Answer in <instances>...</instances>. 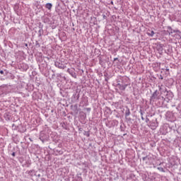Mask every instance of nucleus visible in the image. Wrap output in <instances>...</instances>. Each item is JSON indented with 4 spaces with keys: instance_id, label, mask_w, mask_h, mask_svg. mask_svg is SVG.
<instances>
[{
    "instance_id": "9",
    "label": "nucleus",
    "mask_w": 181,
    "mask_h": 181,
    "mask_svg": "<svg viewBox=\"0 0 181 181\" xmlns=\"http://www.w3.org/2000/svg\"><path fill=\"white\" fill-rule=\"evenodd\" d=\"M125 110V118L127 119V121H131V117H128L131 115V110H129V107L127 106Z\"/></svg>"
},
{
    "instance_id": "44",
    "label": "nucleus",
    "mask_w": 181,
    "mask_h": 181,
    "mask_svg": "<svg viewBox=\"0 0 181 181\" xmlns=\"http://www.w3.org/2000/svg\"><path fill=\"white\" fill-rule=\"evenodd\" d=\"M74 108H75V110H77V105H75L74 106Z\"/></svg>"
},
{
    "instance_id": "52",
    "label": "nucleus",
    "mask_w": 181,
    "mask_h": 181,
    "mask_svg": "<svg viewBox=\"0 0 181 181\" xmlns=\"http://www.w3.org/2000/svg\"><path fill=\"white\" fill-rule=\"evenodd\" d=\"M125 135H127V134H123V136H125Z\"/></svg>"
},
{
    "instance_id": "13",
    "label": "nucleus",
    "mask_w": 181,
    "mask_h": 181,
    "mask_svg": "<svg viewBox=\"0 0 181 181\" xmlns=\"http://www.w3.org/2000/svg\"><path fill=\"white\" fill-rule=\"evenodd\" d=\"M26 173H28V175H29V176H31L32 177H33V176H36L37 175V172L35 171V170H28Z\"/></svg>"
},
{
    "instance_id": "31",
    "label": "nucleus",
    "mask_w": 181,
    "mask_h": 181,
    "mask_svg": "<svg viewBox=\"0 0 181 181\" xmlns=\"http://www.w3.org/2000/svg\"><path fill=\"white\" fill-rule=\"evenodd\" d=\"M158 50H159V52H162V50H163V48L162 47V45H160L158 47Z\"/></svg>"
},
{
    "instance_id": "3",
    "label": "nucleus",
    "mask_w": 181,
    "mask_h": 181,
    "mask_svg": "<svg viewBox=\"0 0 181 181\" xmlns=\"http://www.w3.org/2000/svg\"><path fill=\"white\" fill-rule=\"evenodd\" d=\"M9 87L8 85H2L0 86V98H5L8 100V98H11V90H9Z\"/></svg>"
},
{
    "instance_id": "39",
    "label": "nucleus",
    "mask_w": 181,
    "mask_h": 181,
    "mask_svg": "<svg viewBox=\"0 0 181 181\" xmlns=\"http://www.w3.org/2000/svg\"><path fill=\"white\" fill-rule=\"evenodd\" d=\"M103 19H107V16H105V14H103Z\"/></svg>"
},
{
    "instance_id": "56",
    "label": "nucleus",
    "mask_w": 181,
    "mask_h": 181,
    "mask_svg": "<svg viewBox=\"0 0 181 181\" xmlns=\"http://www.w3.org/2000/svg\"><path fill=\"white\" fill-rule=\"evenodd\" d=\"M42 180H45V179H44V178H42Z\"/></svg>"
},
{
    "instance_id": "37",
    "label": "nucleus",
    "mask_w": 181,
    "mask_h": 181,
    "mask_svg": "<svg viewBox=\"0 0 181 181\" xmlns=\"http://www.w3.org/2000/svg\"><path fill=\"white\" fill-rule=\"evenodd\" d=\"M57 77H62V74H57Z\"/></svg>"
},
{
    "instance_id": "21",
    "label": "nucleus",
    "mask_w": 181,
    "mask_h": 181,
    "mask_svg": "<svg viewBox=\"0 0 181 181\" xmlns=\"http://www.w3.org/2000/svg\"><path fill=\"white\" fill-rule=\"evenodd\" d=\"M147 35L148 36H151L152 37H153V35H155V32L153 30H148Z\"/></svg>"
},
{
    "instance_id": "19",
    "label": "nucleus",
    "mask_w": 181,
    "mask_h": 181,
    "mask_svg": "<svg viewBox=\"0 0 181 181\" xmlns=\"http://www.w3.org/2000/svg\"><path fill=\"white\" fill-rule=\"evenodd\" d=\"M54 153L55 155H57V156H58V155H63V151L55 148L54 150Z\"/></svg>"
},
{
    "instance_id": "18",
    "label": "nucleus",
    "mask_w": 181,
    "mask_h": 181,
    "mask_svg": "<svg viewBox=\"0 0 181 181\" xmlns=\"http://www.w3.org/2000/svg\"><path fill=\"white\" fill-rule=\"evenodd\" d=\"M21 69H23V71H27L29 69V65L26 64H23L21 65Z\"/></svg>"
},
{
    "instance_id": "45",
    "label": "nucleus",
    "mask_w": 181,
    "mask_h": 181,
    "mask_svg": "<svg viewBox=\"0 0 181 181\" xmlns=\"http://www.w3.org/2000/svg\"><path fill=\"white\" fill-rule=\"evenodd\" d=\"M118 60V58H114V62H117Z\"/></svg>"
},
{
    "instance_id": "54",
    "label": "nucleus",
    "mask_w": 181,
    "mask_h": 181,
    "mask_svg": "<svg viewBox=\"0 0 181 181\" xmlns=\"http://www.w3.org/2000/svg\"><path fill=\"white\" fill-rule=\"evenodd\" d=\"M30 141H32V139H31V138H30Z\"/></svg>"
},
{
    "instance_id": "28",
    "label": "nucleus",
    "mask_w": 181,
    "mask_h": 181,
    "mask_svg": "<svg viewBox=\"0 0 181 181\" xmlns=\"http://www.w3.org/2000/svg\"><path fill=\"white\" fill-rule=\"evenodd\" d=\"M158 170H160V172H165V169L162 167H158Z\"/></svg>"
},
{
    "instance_id": "8",
    "label": "nucleus",
    "mask_w": 181,
    "mask_h": 181,
    "mask_svg": "<svg viewBox=\"0 0 181 181\" xmlns=\"http://www.w3.org/2000/svg\"><path fill=\"white\" fill-rule=\"evenodd\" d=\"M158 125L159 124L158 123L156 119L149 122V127L153 130H155L156 128H158Z\"/></svg>"
},
{
    "instance_id": "17",
    "label": "nucleus",
    "mask_w": 181,
    "mask_h": 181,
    "mask_svg": "<svg viewBox=\"0 0 181 181\" xmlns=\"http://www.w3.org/2000/svg\"><path fill=\"white\" fill-rule=\"evenodd\" d=\"M0 74H1V76H8V74H9V72H8L6 69H0Z\"/></svg>"
},
{
    "instance_id": "32",
    "label": "nucleus",
    "mask_w": 181,
    "mask_h": 181,
    "mask_svg": "<svg viewBox=\"0 0 181 181\" xmlns=\"http://www.w3.org/2000/svg\"><path fill=\"white\" fill-rule=\"evenodd\" d=\"M62 128H64V129H67V127H66L65 123H63V124H62Z\"/></svg>"
},
{
    "instance_id": "30",
    "label": "nucleus",
    "mask_w": 181,
    "mask_h": 181,
    "mask_svg": "<svg viewBox=\"0 0 181 181\" xmlns=\"http://www.w3.org/2000/svg\"><path fill=\"white\" fill-rule=\"evenodd\" d=\"M25 165H27V168H29V166H30V165H32V163H30L29 160H27V161L25 162Z\"/></svg>"
},
{
    "instance_id": "53",
    "label": "nucleus",
    "mask_w": 181,
    "mask_h": 181,
    "mask_svg": "<svg viewBox=\"0 0 181 181\" xmlns=\"http://www.w3.org/2000/svg\"><path fill=\"white\" fill-rule=\"evenodd\" d=\"M166 71H169V69H166Z\"/></svg>"
},
{
    "instance_id": "10",
    "label": "nucleus",
    "mask_w": 181,
    "mask_h": 181,
    "mask_svg": "<svg viewBox=\"0 0 181 181\" xmlns=\"http://www.w3.org/2000/svg\"><path fill=\"white\" fill-rule=\"evenodd\" d=\"M67 73L74 77V78H77V75L76 74V70L74 69H68Z\"/></svg>"
},
{
    "instance_id": "50",
    "label": "nucleus",
    "mask_w": 181,
    "mask_h": 181,
    "mask_svg": "<svg viewBox=\"0 0 181 181\" xmlns=\"http://www.w3.org/2000/svg\"><path fill=\"white\" fill-rule=\"evenodd\" d=\"M25 47H28V44H25Z\"/></svg>"
},
{
    "instance_id": "11",
    "label": "nucleus",
    "mask_w": 181,
    "mask_h": 181,
    "mask_svg": "<svg viewBox=\"0 0 181 181\" xmlns=\"http://www.w3.org/2000/svg\"><path fill=\"white\" fill-rule=\"evenodd\" d=\"M79 98L80 93H78V92H75L72 96V101H74V103H77Z\"/></svg>"
},
{
    "instance_id": "4",
    "label": "nucleus",
    "mask_w": 181,
    "mask_h": 181,
    "mask_svg": "<svg viewBox=\"0 0 181 181\" xmlns=\"http://www.w3.org/2000/svg\"><path fill=\"white\" fill-rule=\"evenodd\" d=\"M160 94H164L165 97L164 98V105H165V103L170 101V100H172V98L174 97L173 93L170 90H167L166 89H165V90H162Z\"/></svg>"
},
{
    "instance_id": "33",
    "label": "nucleus",
    "mask_w": 181,
    "mask_h": 181,
    "mask_svg": "<svg viewBox=\"0 0 181 181\" xmlns=\"http://www.w3.org/2000/svg\"><path fill=\"white\" fill-rule=\"evenodd\" d=\"M148 159V156H145L144 157H142V160H146Z\"/></svg>"
},
{
    "instance_id": "38",
    "label": "nucleus",
    "mask_w": 181,
    "mask_h": 181,
    "mask_svg": "<svg viewBox=\"0 0 181 181\" xmlns=\"http://www.w3.org/2000/svg\"><path fill=\"white\" fill-rule=\"evenodd\" d=\"M11 155H12V156L15 157L16 153L15 152H13Z\"/></svg>"
},
{
    "instance_id": "42",
    "label": "nucleus",
    "mask_w": 181,
    "mask_h": 181,
    "mask_svg": "<svg viewBox=\"0 0 181 181\" xmlns=\"http://www.w3.org/2000/svg\"><path fill=\"white\" fill-rule=\"evenodd\" d=\"M86 110H87V111H91V108H90V107L86 108Z\"/></svg>"
},
{
    "instance_id": "43",
    "label": "nucleus",
    "mask_w": 181,
    "mask_h": 181,
    "mask_svg": "<svg viewBox=\"0 0 181 181\" xmlns=\"http://www.w3.org/2000/svg\"><path fill=\"white\" fill-rule=\"evenodd\" d=\"M36 46H38V47L40 46V45H39V42H36Z\"/></svg>"
},
{
    "instance_id": "24",
    "label": "nucleus",
    "mask_w": 181,
    "mask_h": 181,
    "mask_svg": "<svg viewBox=\"0 0 181 181\" xmlns=\"http://www.w3.org/2000/svg\"><path fill=\"white\" fill-rule=\"evenodd\" d=\"M8 78H11V80H14L15 79V75H13V74L11 73H9L8 74V75H6Z\"/></svg>"
},
{
    "instance_id": "6",
    "label": "nucleus",
    "mask_w": 181,
    "mask_h": 181,
    "mask_svg": "<svg viewBox=\"0 0 181 181\" xmlns=\"http://www.w3.org/2000/svg\"><path fill=\"white\" fill-rule=\"evenodd\" d=\"M39 139L43 144H45V142H47V141H49V135L45 134L43 132H41Z\"/></svg>"
},
{
    "instance_id": "23",
    "label": "nucleus",
    "mask_w": 181,
    "mask_h": 181,
    "mask_svg": "<svg viewBox=\"0 0 181 181\" xmlns=\"http://www.w3.org/2000/svg\"><path fill=\"white\" fill-rule=\"evenodd\" d=\"M156 179V175H148V181H155Z\"/></svg>"
},
{
    "instance_id": "36",
    "label": "nucleus",
    "mask_w": 181,
    "mask_h": 181,
    "mask_svg": "<svg viewBox=\"0 0 181 181\" xmlns=\"http://www.w3.org/2000/svg\"><path fill=\"white\" fill-rule=\"evenodd\" d=\"M54 77H56V74H53L52 75V78H54Z\"/></svg>"
},
{
    "instance_id": "7",
    "label": "nucleus",
    "mask_w": 181,
    "mask_h": 181,
    "mask_svg": "<svg viewBox=\"0 0 181 181\" xmlns=\"http://www.w3.org/2000/svg\"><path fill=\"white\" fill-rule=\"evenodd\" d=\"M106 127L108 128H112V127H115V125H118V121L117 120H110L105 122Z\"/></svg>"
},
{
    "instance_id": "12",
    "label": "nucleus",
    "mask_w": 181,
    "mask_h": 181,
    "mask_svg": "<svg viewBox=\"0 0 181 181\" xmlns=\"http://www.w3.org/2000/svg\"><path fill=\"white\" fill-rule=\"evenodd\" d=\"M54 66L56 67H58V69H64V67H66V66H64V64H63V62H62V61L55 62Z\"/></svg>"
},
{
    "instance_id": "55",
    "label": "nucleus",
    "mask_w": 181,
    "mask_h": 181,
    "mask_svg": "<svg viewBox=\"0 0 181 181\" xmlns=\"http://www.w3.org/2000/svg\"><path fill=\"white\" fill-rule=\"evenodd\" d=\"M79 131H81V129H79Z\"/></svg>"
},
{
    "instance_id": "15",
    "label": "nucleus",
    "mask_w": 181,
    "mask_h": 181,
    "mask_svg": "<svg viewBox=\"0 0 181 181\" xmlns=\"http://www.w3.org/2000/svg\"><path fill=\"white\" fill-rule=\"evenodd\" d=\"M4 117L5 118L6 121H10L11 120V113H9L8 112L4 113Z\"/></svg>"
},
{
    "instance_id": "1",
    "label": "nucleus",
    "mask_w": 181,
    "mask_h": 181,
    "mask_svg": "<svg viewBox=\"0 0 181 181\" xmlns=\"http://www.w3.org/2000/svg\"><path fill=\"white\" fill-rule=\"evenodd\" d=\"M117 86L118 89H116L117 93H119L120 95L124 94V90L129 86V78L126 76H120L117 81Z\"/></svg>"
},
{
    "instance_id": "48",
    "label": "nucleus",
    "mask_w": 181,
    "mask_h": 181,
    "mask_svg": "<svg viewBox=\"0 0 181 181\" xmlns=\"http://www.w3.org/2000/svg\"><path fill=\"white\" fill-rule=\"evenodd\" d=\"M159 87V90L160 91V90H162V88L160 86H158Z\"/></svg>"
},
{
    "instance_id": "49",
    "label": "nucleus",
    "mask_w": 181,
    "mask_h": 181,
    "mask_svg": "<svg viewBox=\"0 0 181 181\" xmlns=\"http://www.w3.org/2000/svg\"><path fill=\"white\" fill-rule=\"evenodd\" d=\"M112 5H114V1H111L110 3Z\"/></svg>"
},
{
    "instance_id": "51",
    "label": "nucleus",
    "mask_w": 181,
    "mask_h": 181,
    "mask_svg": "<svg viewBox=\"0 0 181 181\" xmlns=\"http://www.w3.org/2000/svg\"><path fill=\"white\" fill-rule=\"evenodd\" d=\"M142 155H145V152H143V153H142Z\"/></svg>"
},
{
    "instance_id": "2",
    "label": "nucleus",
    "mask_w": 181,
    "mask_h": 181,
    "mask_svg": "<svg viewBox=\"0 0 181 181\" xmlns=\"http://www.w3.org/2000/svg\"><path fill=\"white\" fill-rule=\"evenodd\" d=\"M150 103H155L158 107H163L165 105V98L161 96L159 90H156L150 97Z\"/></svg>"
},
{
    "instance_id": "40",
    "label": "nucleus",
    "mask_w": 181,
    "mask_h": 181,
    "mask_svg": "<svg viewBox=\"0 0 181 181\" xmlns=\"http://www.w3.org/2000/svg\"><path fill=\"white\" fill-rule=\"evenodd\" d=\"M146 122H149V118L146 117Z\"/></svg>"
},
{
    "instance_id": "26",
    "label": "nucleus",
    "mask_w": 181,
    "mask_h": 181,
    "mask_svg": "<svg viewBox=\"0 0 181 181\" xmlns=\"http://www.w3.org/2000/svg\"><path fill=\"white\" fill-rule=\"evenodd\" d=\"M43 33V29L40 28L39 30H38V36L40 37L42 36V34Z\"/></svg>"
},
{
    "instance_id": "46",
    "label": "nucleus",
    "mask_w": 181,
    "mask_h": 181,
    "mask_svg": "<svg viewBox=\"0 0 181 181\" xmlns=\"http://www.w3.org/2000/svg\"><path fill=\"white\" fill-rule=\"evenodd\" d=\"M99 63L101 64L103 63V61L101 59H100Z\"/></svg>"
},
{
    "instance_id": "35",
    "label": "nucleus",
    "mask_w": 181,
    "mask_h": 181,
    "mask_svg": "<svg viewBox=\"0 0 181 181\" xmlns=\"http://www.w3.org/2000/svg\"><path fill=\"white\" fill-rule=\"evenodd\" d=\"M35 172H37V175H35V176H37V177H40V174H37V171H35Z\"/></svg>"
},
{
    "instance_id": "29",
    "label": "nucleus",
    "mask_w": 181,
    "mask_h": 181,
    "mask_svg": "<svg viewBox=\"0 0 181 181\" xmlns=\"http://www.w3.org/2000/svg\"><path fill=\"white\" fill-rule=\"evenodd\" d=\"M83 135H85V136H87L88 138L90 136V132H85Z\"/></svg>"
},
{
    "instance_id": "34",
    "label": "nucleus",
    "mask_w": 181,
    "mask_h": 181,
    "mask_svg": "<svg viewBox=\"0 0 181 181\" xmlns=\"http://www.w3.org/2000/svg\"><path fill=\"white\" fill-rule=\"evenodd\" d=\"M108 80H110V78L108 76H106L105 78V81H108Z\"/></svg>"
},
{
    "instance_id": "5",
    "label": "nucleus",
    "mask_w": 181,
    "mask_h": 181,
    "mask_svg": "<svg viewBox=\"0 0 181 181\" xmlns=\"http://www.w3.org/2000/svg\"><path fill=\"white\" fill-rule=\"evenodd\" d=\"M165 118L170 122H175L176 121V113L168 111L165 114Z\"/></svg>"
},
{
    "instance_id": "27",
    "label": "nucleus",
    "mask_w": 181,
    "mask_h": 181,
    "mask_svg": "<svg viewBox=\"0 0 181 181\" xmlns=\"http://www.w3.org/2000/svg\"><path fill=\"white\" fill-rule=\"evenodd\" d=\"M140 114L141 115L142 121H145V118H144V112H142V110H140Z\"/></svg>"
},
{
    "instance_id": "25",
    "label": "nucleus",
    "mask_w": 181,
    "mask_h": 181,
    "mask_svg": "<svg viewBox=\"0 0 181 181\" xmlns=\"http://www.w3.org/2000/svg\"><path fill=\"white\" fill-rule=\"evenodd\" d=\"M177 111L179 112L180 114V118H181V105H180L177 107Z\"/></svg>"
},
{
    "instance_id": "22",
    "label": "nucleus",
    "mask_w": 181,
    "mask_h": 181,
    "mask_svg": "<svg viewBox=\"0 0 181 181\" xmlns=\"http://www.w3.org/2000/svg\"><path fill=\"white\" fill-rule=\"evenodd\" d=\"M141 177L144 181H149V176H148L146 174H142Z\"/></svg>"
},
{
    "instance_id": "41",
    "label": "nucleus",
    "mask_w": 181,
    "mask_h": 181,
    "mask_svg": "<svg viewBox=\"0 0 181 181\" xmlns=\"http://www.w3.org/2000/svg\"><path fill=\"white\" fill-rule=\"evenodd\" d=\"M160 79L163 80V76H162V75L160 76Z\"/></svg>"
},
{
    "instance_id": "47",
    "label": "nucleus",
    "mask_w": 181,
    "mask_h": 181,
    "mask_svg": "<svg viewBox=\"0 0 181 181\" xmlns=\"http://www.w3.org/2000/svg\"><path fill=\"white\" fill-rule=\"evenodd\" d=\"M167 53H170V49H168V52Z\"/></svg>"
},
{
    "instance_id": "14",
    "label": "nucleus",
    "mask_w": 181,
    "mask_h": 181,
    "mask_svg": "<svg viewBox=\"0 0 181 181\" xmlns=\"http://www.w3.org/2000/svg\"><path fill=\"white\" fill-rule=\"evenodd\" d=\"M73 181H83L81 174H77L76 176L74 177Z\"/></svg>"
},
{
    "instance_id": "16",
    "label": "nucleus",
    "mask_w": 181,
    "mask_h": 181,
    "mask_svg": "<svg viewBox=\"0 0 181 181\" xmlns=\"http://www.w3.org/2000/svg\"><path fill=\"white\" fill-rule=\"evenodd\" d=\"M176 30H173V28H172V27L170 26H168L167 27V32L170 35H173V33H175L173 31Z\"/></svg>"
},
{
    "instance_id": "20",
    "label": "nucleus",
    "mask_w": 181,
    "mask_h": 181,
    "mask_svg": "<svg viewBox=\"0 0 181 181\" xmlns=\"http://www.w3.org/2000/svg\"><path fill=\"white\" fill-rule=\"evenodd\" d=\"M45 8L47 9H48L49 11H50L52 9V8H53V4H52V3H47L45 4Z\"/></svg>"
}]
</instances>
